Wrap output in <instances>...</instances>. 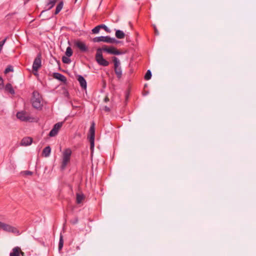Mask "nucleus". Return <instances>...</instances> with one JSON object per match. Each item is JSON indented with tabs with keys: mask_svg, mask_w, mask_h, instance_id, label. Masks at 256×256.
Here are the masks:
<instances>
[{
	"mask_svg": "<svg viewBox=\"0 0 256 256\" xmlns=\"http://www.w3.org/2000/svg\"><path fill=\"white\" fill-rule=\"evenodd\" d=\"M157 32H157V30H156V33H157Z\"/></svg>",
	"mask_w": 256,
	"mask_h": 256,
	"instance_id": "obj_39",
	"label": "nucleus"
},
{
	"mask_svg": "<svg viewBox=\"0 0 256 256\" xmlns=\"http://www.w3.org/2000/svg\"><path fill=\"white\" fill-rule=\"evenodd\" d=\"M4 87V80L1 76H0V89Z\"/></svg>",
	"mask_w": 256,
	"mask_h": 256,
	"instance_id": "obj_32",
	"label": "nucleus"
},
{
	"mask_svg": "<svg viewBox=\"0 0 256 256\" xmlns=\"http://www.w3.org/2000/svg\"><path fill=\"white\" fill-rule=\"evenodd\" d=\"M63 244H64V241H63L62 236V235H60V238L59 243H58L59 250H60L62 248Z\"/></svg>",
	"mask_w": 256,
	"mask_h": 256,
	"instance_id": "obj_25",
	"label": "nucleus"
},
{
	"mask_svg": "<svg viewBox=\"0 0 256 256\" xmlns=\"http://www.w3.org/2000/svg\"><path fill=\"white\" fill-rule=\"evenodd\" d=\"M5 90L11 94H14V90L10 84H7L6 85Z\"/></svg>",
	"mask_w": 256,
	"mask_h": 256,
	"instance_id": "obj_19",
	"label": "nucleus"
},
{
	"mask_svg": "<svg viewBox=\"0 0 256 256\" xmlns=\"http://www.w3.org/2000/svg\"><path fill=\"white\" fill-rule=\"evenodd\" d=\"M152 77V72L150 70H148L145 76H144V79L146 80H149Z\"/></svg>",
	"mask_w": 256,
	"mask_h": 256,
	"instance_id": "obj_24",
	"label": "nucleus"
},
{
	"mask_svg": "<svg viewBox=\"0 0 256 256\" xmlns=\"http://www.w3.org/2000/svg\"><path fill=\"white\" fill-rule=\"evenodd\" d=\"M84 198V196L82 194H76V202L77 204H80Z\"/></svg>",
	"mask_w": 256,
	"mask_h": 256,
	"instance_id": "obj_22",
	"label": "nucleus"
},
{
	"mask_svg": "<svg viewBox=\"0 0 256 256\" xmlns=\"http://www.w3.org/2000/svg\"><path fill=\"white\" fill-rule=\"evenodd\" d=\"M6 38H4V40H2L0 42V48H1L2 50V47L4 45V44H5V42H6Z\"/></svg>",
	"mask_w": 256,
	"mask_h": 256,
	"instance_id": "obj_31",
	"label": "nucleus"
},
{
	"mask_svg": "<svg viewBox=\"0 0 256 256\" xmlns=\"http://www.w3.org/2000/svg\"><path fill=\"white\" fill-rule=\"evenodd\" d=\"M109 36H100L96 37L93 38L92 41L94 42H106L108 43Z\"/></svg>",
	"mask_w": 256,
	"mask_h": 256,
	"instance_id": "obj_13",
	"label": "nucleus"
},
{
	"mask_svg": "<svg viewBox=\"0 0 256 256\" xmlns=\"http://www.w3.org/2000/svg\"><path fill=\"white\" fill-rule=\"evenodd\" d=\"M42 57L40 54H38L35 58L32 64V70L35 72H37L42 66Z\"/></svg>",
	"mask_w": 256,
	"mask_h": 256,
	"instance_id": "obj_9",
	"label": "nucleus"
},
{
	"mask_svg": "<svg viewBox=\"0 0 256 256\" xmlns=\"http://www.w3.org/2000/svg\"><path fill=\"white\" fill-rule=\"evenodd\" d=\"M120 42V41L116 40V42H114V44H118Z\"/></svg>",
	"mask_w": 256,
	"mask_h": 256,
	"instance_id": "obj_38",
	"label": "nucleus"
},
{
	"mask_svg": "<svg viewBox=\"0 0 256 256\" xmlns=\"http://www.w3.org/2000/svg\"><path fill=\"white\" fill-rule=\"evenodd\" d=\"M109 100V99L108 97H106L105 98H104V102H107Z\"/></svg>",
	"mask_w": 256,
	"mask_h": 256,
	"instance_id": "obj_36",
	"label": "nucleus"
},
{
	"mask_svg": "<svg viewBox=\"0 0 256 256\" xmlns=\"http://www.w3.org/2000/svg\"><path fill=\"white\" fill-rule=\"evenodd\" d=\"M112 60L114 64V70L118 78L120 79L122 76V70L120 66V62L116 57H114Z\"/></svg>",
	"mask_w": 256,
	"mask_h": 256,
	"instance_id": "obj_3",
	"label": "nucleus"
},
{
	"mask_svg": "<svg viewBox=\"0 0 256 256\" xmlns=\"http://www.w3.org/2000/svg\"><path fill=\"white\" fill-rule=\"evenodd\" d=\"M56 0H48L47 6H48V10L52 8L56 2Z\"/></svg>",
	"mask_w": 256,
	"mask_h": 256,
	"instance_id": "obj_21",
	"label": "nucleus"
},
{
	"mask_svg": "<svg viewBox=\"0 0 256 256\" xmlns=\"http://www.w3.org/2000/svg\"><path fill=\"white\" fill-rule=\"evenodd\" d=\"M51 148L50 146H46L42 150V154L45 157H48L50 155Z\"/></svg>",
	"mask_w": 256,
	"mask_h": 256,
	"instance_id": "obj_17",
	"label": "nucleus"
},
{
	"mask_svg": "<svg viewBox=\"0 0 256 256\" xmlns=\"http://www.w3.org/2000/svg\"><path fill=\"white\" fill-rule=\"evenodd\" d=\"M62 62L64 64H69L70 62V59L68 57L63 56L62 58Z\"/></svg>",
	"mask_w": 256,
	"mask_h": 256,
	"instance_id": "obj_28",
	"label": "nucleus"
},
{
	"mask_svg": "<svg viewBox=\"0 0 256 256\" xmlns=\"http://www.w3.org/2000/svg\"><path fill=\"white\" fill-rule=\"evenodd\" d=\"M70 222H71L72 224H77L78 222V218H75L73 220H71Z\"/></svg>",
	"mask_w": 256,
	"mask_h": 256,
	"instance_id": "obj_33",
	"label": "nucleus"
},
{
	"mask_svg": "<svg viewBox=\"0 0 256 256\" xmlns=\"http://www.w3.org/2000/svg\"><path fill=\"white\" fill-rule=\"evenodd\" d=\"M20 254H21V255H22V256H24V252H22L21 250H20Z\"/></svg>",
	"mask_w": 256,
	"mask_h": 256,
	"instance_id": "obj_37",
	"label": "nucleus"
},
{
	"mask_svg": "<svg viewBox=\"0 0 256 256\" xmlns=\"http://www.w3.org/2000/svg\"><path fill=\"white\" fill-rule=\"evenodd\" d=\"M102 49L98 48L97 50L96 54V60L98 64L104 66H106L109 65V62L103 58L102 54Z\"/></svg>",
	"mask_w": 256,
	"mask_h": 256,
	"instance_id": "obj_2",
	"label": "nucleus"
},
{
	"mask_svg": "<svg viewBox=\"0 0 256 256\" xmlns=\"http://www.w3.org/2000/svg\"><path fill=\"white\" fill-rule=\"evenodd\" d=\"M94 122H92L91 124L89 130L90 136L88 137L89 140L90 142V148L92 150L94 146V137H95V128H94Z\"/></svg>",
	"mask_w": 256,
	"mask_h": 256,
	"instance_id": "obj_5",
	"label": "nucleus"
},
{
	"mask_svg": "<svg viewBox=\"0 0 256 256\" xmlns=\"http://www.w3.org/2000/svg\"><path fill=\"white\" fill-rule=\"evenodd\" d=\"M13 67L12 66H8L4 70V73L6 74L10 72H13Z\"/></svg>",
	"mask_w": 256,
	"mask_h": 256,
	"instance_id": "obj_27",
	"label": "nucleus"
},
{
	"mask_svg": "<svg viewBox=\"0 0 256 256\" xmlns=\"http://www.w3.org/2000/svg\"><path fill=\"white\" fill-rule=\"evenodd\" d=\"M115 35L119 39L124 38L125 36V34L124 32L119 30H116Z\"/></svg>",
	"mask_w": 256,
	"mask_h": 256,
	"instance_id": "obj_18",
	"label": "nucleus"
},
{
	"mask_svg": "<svg viewBox=\"0 0 256 256\" xmlns=\"http://www.w3.org/2000/svg\"><path fill=\"white\" fill-rule=\"evenodd\" d=\"M24 174L28 176V175H32V172L29 170H26L22 172Z\"/></svg>",
	"mask_w": 256,
	"mask_h": 256,
	"instance_id": "obj_34",
	"label": "nucleus"
},
{
	"mask_svg": "<svg viewBox=\"0 0 256 256\" xmlns=\"http://www.w3.org/2000/svg\"><path fill=\"white\" fill-rule=\"evenodd\" d=\"M116 42V39L114 38H110V36H108V43L109 44H114V42Z\"/></svg>",
	"mask_w": 256,
	"mask_h": 256,
	"instance_id": "obj_30",
	"label": "nucleus"
},
{
	"mask_svg": "<svg viewBox=\"0 0 256 256\" xmlns=\"http://www.w3.org/2000/svg\"><path fill=\"white\" fill-rule=\"evenodd\" d=\"M75 45L82 52H87L88 50V47L82 42L77 41L76 42Z\"/></svg>",
	"mask_w": 256,
	"mask_h": 256,
	"instance_id": "obj_11",
	"label": "nucleus"
},
{
	"mask_svg": "<svg viewBox=\"0 0 256 256\" xmlns=\"http://www.w3.org/2000/svg\"><path fill=\"white\" fill-rule=\"evenodd\" d=\"M63 5H64V3L62 2H60L58 3V4L56 6V10L54 12L55 14H57L60 12V11L62 8Z\"/></svg>",
	"mask_w": 256,
	"mask_h": 256,
	"instance_id": "obj_20",
	"label": "nucleus"
},
{
	"mask_svg": "<svg viewBox=\"0 0 256 256\" xmlns=\"http://www.w3.org/2000/svg\"><path fill=\"white\" fill-rule=\"evenodd\" d=\"M16 117L18 119L22 122H33L35 121V118L30 116L24 111L18 112L16 114Z\"/></svg>",
	"mask_w": 256,
	"mask_h": 256,
	"instance_id": "obj_4",
	"label": "nucleus"
},
{
	"mask_svg": "<svg viewBox=\"0 0 256 256\" xmlns=\"http://www.w3.org/2000/svg\"><path fill=\"white\" fill-rule=\"evenodd\" d=\"M101 49H102V50L106 52L112 54L120 55L122 54V52L112 46L108 48L105 46H103Z\"/></svg>",
	"mask_w": 256,
	"mask_h": 256,
	"instance_id": "obj_10",
	"label": "nucleus"
},
{
	"mask_svg": "<svg viewBox=\"0 0 256 256\" xmlns=\"http://www.w3.org/2000/svg\"><path fill=\"white\" fill-rule=\"evenodd\" d=\"M77 1V0H75V2H76Z\"/></svg>",
	"mask_w": 256,
	"mask_h": 256,
	"instance_id": "obj_40",
	"label": "nucleus"
},
{
	"mask_svg": "<svg viewBox=\"0 0 256 256\" xmlns=\"http://www.w3.org/2000/svg\"><path fill=\"white\" fill-rule=\"evenodd\" d=\"M62 124H63L62 122H59L56 124L54 126L52 130L50 131V132L48 134V136L50 137H54V136H56L58 134L60 128L62 126Z\"/></svg>",
	"mask_w": 256,
	"mask_h": 256,
	"instance_id": "obj_8",
	"label": "nucleus"
},
{
	"mask_svg": "<svg viewBox=\"0 0 256 256\" xmlns=\"http://www.w3.org/2000/svg\"><path fill=\"white\" fill-rule=\"evenodd\" d=\"M100 28H103L104 30L108 32H110V30L109 28L104 24H100Z\"/></svg>",
	"mask_w": 256,
	"mask_h": 256,
	"instance_id": "obj_29",
	"label": "nucleus"
},
{
	"mask_svg": "<svg viewBox=\"0 0 256 256\" xmlns=\"http://www.w3.org/2000/svg\"><path fill=\"white\" fill-rule=\"evenodd\" d=\"M104 110H105L106 112H108L110 111V108H108V106H105L104 108Z\"/></svg>",
	"mask_w": 256,
	"mask_h": 256,
	"instance_id": "obj_35",
	"label": "nucleus"
},
{
	"mask_svg": "<svg viewBox=\"0 0 256 256\" xmlns=\"http://www.w3.org/2000/svg\"><path fill=\"white\" fill-rule=\"evenodd\" d=\"M100 25L97 26L92 30V32L94 34H98L100 30Z\"/></svg>",
	"mask_w": 256,
	"mask_h": 256,
	"instance_id": "obj_26",
	"label": "nucleus"
},
{
	"mask_svg": "<svg viewBox=\"0 0 256 256\" xmlns=\"http://www.w3.org/2000/svg\"><path fill=\"white\" fill-rule=\"evenodd\" d=\"M77 80L79 82L81 88L84 90H86L87 88V83L85 78L82 76L78 75Z\"/></svg>",
	"mask_w": 256,
	"mask_h": 256,
	"instance_id": "obj_12",
	"label": "nucleus"
},
{
	"mask_svg": "<svg viewBox=\"0 0 256 256\" xmlns=\"http://www.w3.org/2000/svg\"><path fill=\"white\" fill-rule=\"evenodd\" d=\"M0 229L8 232L18 233V230L16 228L1 222H0Z\"/></svg>",
	"mask_w": 256,
	"mask_h": 256,
	"instance_id": "obj_7",
	"label": "nucleus"
},
{
	"mask_svg": "<svg viewBox=\"0 0 256 256\" xmlns=\"http://www.w3.org/2000/svg\"><path fill=\"white\" fill-rule=\"evenodd\" d=\"M72 154V152L70 148H66L63 151L62 154V162L60 166L62 170H64L70 162Z\"/></svg>",
	"mask_w": 256,
	"mask_h": 256,
	"instance_id": "obj_1",
	"label": "nucleus"
},
{
	"mask_svg": "<svg viewBox=\"0 0 256 256\" xmlns=\"http://www.w3.org/2000/svg\"><path fill=\"white\" fill-rule=\"evenodd\" d=\"M66 54L68 57H70L72 54V51L70 46H68L66 48Z\"/></svg>",
	"mask_w": 256,
	"mask_h": 256,
	"instance_id": "obj_23",
	"label": "nucleus"
},
{
	"mask_svg": "<svg viewBox=\"0 0 256 256\" xmlns=\"http://www.w3.org/2000/svg\"><path fill=\"white\" fill-rule=\"evenodd\" d=\"M32 139L30 137H26L22 139L20 142V145L22 146H28L32 143Z\"/></svg>",
	"mask_w": 256,
	"mask_h": 256,
	"instance_id": "obj_14",
	"label": "nucleus"
},
{
	"mask_svg": "<svg viewBox=\"0 0 256 256\" xmlns=\"http://www.w3.org/2000/svg\"><path fill=\"white\" fill-rule=\"evenodd\" d=\"M32 105L34 108L39 109L42 107L41 98L38 96V93L36 92H33V98L32 99Z\"/></svg>",
	"mask_w": 256,
	"mask_h": 256,
	"instance_id": "obj_6",
	"label": "nucleus"
},
{
	"mask_svg": "<svg viewBox=\"0 0 256 256\" xmlns=\"http://www.w3.org/2000/svg\"><path fill=\"white\" fill-rule=\"evenodd\" d=\"M20 249L19 247H15L12 250V252H10V256H20Z\"/></svg>",
	"mask_w": 256,
	"mask_h": 256,
	"instance_id": "obj_16",
	"label": "nucleus"
},
{
	"mask_svg": "<svg viewBox=\"0 0 256 256\" xmlns=\"http://www.w3.org/2000/svg\"><path fill=\"white\" fill-rule=\"evenodd\" d=\"M53 76L54 78L62 82H65L66 81V78L59 72H54Z\"/></svg>",
	"mask_w": 256,
	"mask_h": 256,
	"instance_id": "obj_15",
	"label": "nucleus"
}]
</instances>
